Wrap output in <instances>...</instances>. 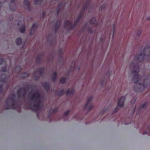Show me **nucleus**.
Here are the masks:
<instances>
[{
  "instance_id": "obj_1",
  "label": "nucleus",
  "mask_w": 150,
  "mask_h": 150,
  "mask_svg": "<svg viewBox=\"0 0 150 150\" xmlns=\"http://www.w3.org/2000/svg\"><path fill=\"white\" fill-rule=\"evenodd\" d=\"M129 66L131 69L133 68L134 69H137L136 71L133 70L132 71V73L134 75L132 81L135 84V90L136 91H142L144 90L145 87V83L147 82V80L142 78L138 75L139 69L138 67L134 64L131 63L129 64Z\"/></svg>"
},
{
  "instance_id": "obj_2",
  "label": "nucleus",
  "mask_w": 150,
  "mask_h": 150,
  "mask_svg": "<svg viewBox=\"0 0 150 150\" xmlns=\"http://www.w3.org/2000/svg\"><path fill=\"white\" fill-rule=\"evenodd\" d=\"M29 96L33 102V105L31 107L32 109L39 110L42 108L43 106V97L38 92L33 90L29 94Z\"/></svg>"
},
{
  "instance_id": "obj_3",
  "label": "nucleus",
  "mask_w": 150,
  "mask_h": 150,
  "mask_svg": "<svg viewBox=\"0 0 150 150\" xmlns=\"http://www.w3.org/2000/svg\"><path fill=\"white\" fill-rule=\"evenodd\" d=\"M150 58V47H146L144 49L143 52L138 54H137L135 57V59L138 62H141L144 59Z\"/></svg>"
},
{
  "instance_id": "obj_4",
  "label": "nucleus",
  "mask_w": 150,
  "mask_h": 150,
  "mask_svg": "<svg viewBox=\"0 0 150 150\" xmlns=\"http://www.w3.org/2000/svg\"><path fill=\"white\" fill-rule=\"evenodd\" d=\"M41 113H36V115L39 119H41V120H48L50 122H51L52 121V119L55 115L54 114L55 113H48L47 115V117L46 118H45L44 116L46 115L45 114V113H42L41 115L43 117L42 118H40L39 117V116L40 115Z\"/></svg>"
},
{
  "instance_id": "obj_5",
  "label": "nucleus",
  "mask_w": 150,
  "mask_h": 150,
  "mask_svg": "<svg viewBox=\"0 0 150 150\" xmlns=\"http://www.w3.org/2000/svg\"><path fill=\"white\" fill-rule=\"evenodd\" d=\"M125 97L124 96H122L120 98L117 103V105L120 108L122 107L124 104L125 101Z\"/></svg>"
},
{
  "instance_id": "obj_6",
  "label": "nucleus",
  "mask_w": 150,
  "mask_h": 150,
  "mask_svg": "<svg viewBox=\"0 0 150 150\" xmlns=\"http://www.w3.org/2000/svg\"><path fill=\"white\" fill-rule=\"evenodd\" d=\"M93 99V97L92 96H90L88 97L86 102V103L85 105L83 107V109H86L89 103L92 101Z\"/></svg>"
},
{
  "instance_id": "obj_7",
  "label": "nucleus",
  "mask_w": 150,
  "mask_h": 150,
  "mask_svg": "<svg viewBox=\"0 0 150 150\" xmlns=\"http://www.w3.org/2000/svg\"><path fill=\"white\" fill-rule=\"evenodd\" d=\"M147 105V103H143L142 105H140L137 108V109L138 110V112L140 110L143 109L146 107Z\"/></svg>"
},
{
  "instance_id": "obj_8",
  "label": "nucleus",
  "mask_w": 150,
  "mask_h": 150,
  "mask_svg": "<svg viewBox=\"0 0 150 150\" xmlns=\"http://www.w3.org/2000/svg\"><path fill=\"white\" fill-rule=\"evenodd\" d=\"M70 113H64L63 116L62 117V119L64 121H69L68 118Z\"/></svg>"
},
{
  "instance_id": "obj_9",
  "label": "nucleus",
  "mask_w": 150,
  "mask_h": 150,
  "mask_svg": "<svg viewBox=\"0 0 150 150\" xmlns=\"http://www.w3.org/2000/svg\"><path fill=\"white\" fill-rule=\"evenodd\" d=\"M75 62L74 61H73L71 63V65L70 71H73L74 69V66Z\"/></svg>"
},
{
  "instance_id": "obj_10",
  "label": "nucleus",
  "mask_w": 150,
  "mask_h": 150,
  "mask_svg": "<svg viewBox=\"0 0 150 150\" xmlns=\"http://www.w3.org/2000/svg\"><path fill=\"white\" fill-rule=\"evenodd\" d=\"M57 74L56 72H54L53 73L52 76V79L53 81H54L57 78Z\"/></svg>"
},
{
  "instance_id": "obj_11",
  "label": "nucleus",
  "mask_w": 150,
  "mask_h": 150,
  "mask_svg": "<svg viewBox=\"0 0 150 150\" xmlns=\"http://www.w3.org/2000/svg\"><path fill=\"white\" fill-rule=\"evenodd\" d=\"M37 25L36 24H34L32 27L31 30L30 32V34H32V32H33V31L35 30V28L37 27Z\"/></svg>"
},
{
  "instance_id": "obj_12",
  "label": "nucleus",
  "mask_w": 150,
  "mask_h": 150,
  "mask_svg": "<svg viewBox=\"0 0 150 150\" xmlns=\"http://www.w3.org/2000/svg\"><path fill=\"white\" fill-rule=\"evenodd\" d=\"M74 92V89H69L67 91V93L68 94H72Z\"/></svg>"
},
{
  "instance_id": "obj_13",
  "label": "nucleus",
  "mask_w": 150,
  "mask_h": 150,
  "mask_svg": "<svg viewBox=\"0 0 150 150\" xmlns=\"http://www.w3.org/2000/svg\"><path fill=\"white\" fill-rule=\"evenodd\" d=\"M21 39L20 38H19L16 40V42L18 45H19L21 42Z\"/></svg>"
},
{
  "instance_id": "obj_14",
  "label": "nucleus",
  "mask_w": 150,
  "mask_h": 150,
  "mask_svg": "<svg viewBox=\"0 0 150 150\" xmlns=\"http://www.w3.org/2000/svg\"><path fill=\"white\" fill-rule=\"evenodd\" d=\"M20 32L22 33H23L25 30V27L24 25H23L20 28Z\"/></svg>"
},
{
  "instance_id": "obj_15",
  "label": "nucleus",
  "mask_w": 150,
  "mask_h": 150,
  "mask_svg": "<svg viewBox=\"0 0 150 150\" xmlns=\"http://www.w3.org/2000/svg\"><path fill=\"white\" fill-rule=\"evenodd\" d=\"M96 18H94L92 19L90 21V23L91 24H94L96 21Z\"/></svg>"
},
{
  "instance_id": "obj_16",
  "label": "nucleus",
  "mask_w": 150,
  "mask_h": 150,
  "mask_svg": "<svg viewBox=\"0 0 150 150\" xmlns=\"http://www.w3.org/2000/svg\"><path fill=\"white\" fill-rule=\"evenodd\" d=\"M94 107V105L93 104H91L89 106H88H88L87 108H86V109L85 110L87 109H88V110H90L92 109H93V108Z\"/></svg>"
},
{
  "instance_id": "obj_17",
  "label": "nucleus",
  "mask_w": 150,
  "mask_h": 150,
  "mask_svg": "<svg viewBox=\"0 0 150 150\" xmlns=\"http://www.w3.org/2000/svg\"><path fill=\"white\" fill-rule=\"evenodd\" d=\"M42 1V0H35V3L36 4H40Z\"/></svg>"
},
{
  "instance_id": "obj_18",
  "label": "nucleus",
  "mask_w": 150,
  "mask_h": 150,
  "mask_svg": "<svg viewBox=\"0 0 150 150\" xmlns=\"http://www.w3.org/2000/svg\"><path fill=\"white\" fill-rule=\"evenodd\" d=\"M66 79L64 78H61L60 80V83H64L65 81H66Z\"/></svg>"
},
{
  "instance_id": "obj_19",
  "label": "nucleus",
  "mask_w": 150,
  "mask_h": 150,
  "mask_svg": "<svg viewBox=\"0 0 150 150\" xmlns=\"http://www.w3.org/2000/svg\"><path fill=\"white\" fill-rule=\"evenodd\" d=\"M43 86H44V87L45 88L47 89V88L49 87V84L47 83H45L43 85Z\"/></svg>"
},
{
  "instance_id": "obj_20",
  "label": "nucleus",
  "mask_w": 150,
  "mask_h": 150,
  "mask_svg": "<svg viewBox=\"0 0 150 150\" xmlns=\"http://www.w3.org/2000/svg\"><path fill=\"white\" fill-rule=\"evenodd\" d=\"M65 24L66 26L71 25V22L69 21H66L65 22Z\"/></svg>"
},
{
  "instance_id": "obj_21",
  "label": "nucleus",
  "mask_w": 150,
  "mask_h": 150,
  "mask_svg": "<svg viewBox=\"0 0 150 150\" xmlns=\"http://www.w3.org/2000/svg\"><path fill=\"white\" fill-rule=\"evenodd\" d=\"M119 107H120L118 106L117 105V106L114 109V111L115 112H117L118 110L119 109Z\"/></svg>"
},
{
  "instance_id": "obj_22",
  "label": "nucleus",
  "mask_w": 150,
  "mask_h": 150,
  "mask_svg": "<svg viewBox=\"0 0 150 150\" xmlns=\"http://www.w3.org/2000/svg\"><path fill=\"white\" fill-rule=\"evenodd\" d=\"M24 4L27 5H29V2H28V0H25V1H24Z\"/></svg>"
},
{
  "instance_id": "obj_23",
  "label": "nucleus",
  "mask_w": 150,
  "mask_h": 150,
  "mask_svg": "<svg viewBox=\"0 0 150 150\" xmlns=\"http://www.w3.org/2000/svg\"><path fill=\"white\" fill-rule=\"evenodd\" d=\"M108 109V107H105V108L103 110V112H106L107 111V110Z\"/></svg>"
},
{
  "instance_id": "obj_24",
  "label": "nucleus",
  "mask_w": 150,
  "mask_h": 150,
  "mask_svg": "<svg viewBox=\"0 0 150 150\" xmlns=\"http://www.w3.org/2000/svg\"><path fill=\"white\" fill-rule=\"evenodd\" d=\"M141 33H142V32L141 31H139L138 32V33H137V35L139 36H140L141 34Z\"/></svg>"
},
{
  "instance_id": "obj_25",
  "label": "nucleus",
  "mask_w": 150,
  "mask_h": 150,
  "mask_svg": "<svg viewBox=\"0 0 150 150\" xmlns=\"http://www.w3.org/2000/svg\"><path fill=\"white\" fill-rule=\"evenodd\" d=\"M3 59L0 58V64H1L3 62Z\"/></svg>"
},
{
  "instance_id": "obj_26",
  "label": "nucleus",
  "mask_w": 150,
  "mask_h": 150,
  "mask_svg": "<svg viewBox=\"0 0 150 150\" xmlns=\"http://www.w3.org/2000/svg\"><path fill=\"white\" fill-rule=\"evenodd\" d=\"M135 99H133L131 101V103H134L135 101Z\"/></svg>"
},
{
  "instance_id": "obj_27",
  "label": "nucleus",
  "mask_w": 150,
  "mask_h": 150,
  "mask_svg": "<svg viewBox=\"0 0 150 150\" xmlns=\"http://www.w3.org/2000/svg\"><path fill=\"white\" fill-rule=\"evenodd\" d=\"M146 129L147 131L150 130V127H149V126H148L146 127Z\"/></svg>"
},
{
  "instance_id": "obj_28",
  "label": "nucleus",
  "mask_w": 150,
  "mask_h": 150,
  "mask_svg": "<svg viewBox=\"0 0 150 150\" xmlns=\"http://www.w3.org/2000/svg\"><path fill=\"white\" fill-rule=\"evenodd\" d=\"M146 19L147 21H150V17H147L146 18Z\"/></svg>"
},
{
  "instance_id": "obj_29",
  "label": "nucleus",
  "mask_w": 150,
  "mask_h": 150,
  "mask_svg": "<svg viewBox=\"0 0 150 150\" xmlns=\"http://www.w3.org/2000/svg\"><path fill=\"white\" fill-rule=\"evenodd\" d=\"M80 16H79V17L78 18V19H77L76 20V23H77V22H78V21H79V19H80Z\"/></svg>"
},
{
  "instance_id": "obj_30",
  "label": "nucleus",
  "mask_w": 150,
  "mask_h": 150,
  "mask_svg": "<svg viewBox=\"0 0 150 150\" xmlns=\"http://www.w3.org/2000/svg\"><path fill=\"white\" fill-rule=\"evenodd\" d=\"M2 71H6V69H2Z\"/></svg>"
},
{
  "instance_id": "obj_31",
  "label": "nucleus",
  "mask_w": 150,
  "mask_h": 150,
  "mask_svg": "<svg viewBox=\"0 0 150 150\" xmlns=\"http://www.w3.org/2000/svg\"><path fill=\"white\" fill-rule=\"evenodd\" d=\"M115 113H111V115L112 116H114V115H115Z\"/></svg>"
},
{
  "instance_id": "obj_32",
  "label": "nucleus",
  "mask_w": 150,
  "mask_h": 150,
  "mask_svg": "<svg viewBox=\"0 0 150 150\" xmlns=\"http://www.w3.org/2000/svg\"><path fill=\"white\" fill-rule=\"evenodd\" d=\"M2 88V85H0V91L1 90Z\"/></svg>"
},
{
  "instance_id": "obj_33",
  "label": "nucleus",
  "mask_w": 150,
  "mask_h": 150,
  "mask_svg": "<svg viewBox=\"0 0 150 150\" xmlns=\"http://www.w3.org/2000/svg\"><path fill=\"white\" fill-rule=\"evenodd\" d=\"M147 134V132H144L143 133V134Z\"/></svg>"
},
{
  "instance_id": "obj_34",
  "label": "nucleus",
  "mask_w": 150,
  "mask_h": 150,
  "mask_svg": "<svg viewBox=\"0 0 150 150\" xmlns=\"http://www.w3.org/2000/svg\"><path fill=\"white\" fill-rule=\"evenodd\" d=\"M26 74V75L25 76H23V77H27V76H28V75L27 74Z\"/></svg>"
},
{
  "instance_id": "obj_35",
  "label": "nucleus",
  "mask_w": 150,
  "mask_h": 150,
  "mask_svg": "<svg viewBox=\"0 0 150 150\" xmlns=\"http://www.w3.org/2000/svg\"><path fill=\"white\" fill-rule=\"evenodd\" d=\"M53 119H54V120H57L55 118H54Z\"/></svg>"
},
{
  "instance_id": "obj_36",
  "label": "nucleus",
  "mask_w": 150,
  "mask_h": 150,
  "mask_svg": "<svg viewBox=\"0 0 150 150\" xmlns=\"http://www.w3.org/2000/svg\"><path fill=\"white\" fill-rule=\"evenodd\" d=\"M70 112V111H68V112H66L68 113V112Z\"/></svg>"
},
{
  "instance_id": "obj_37",
  "label": "nucleus",
  "mask_w": 150,
  "mask_h": 150,
  "mask_svg": "<svg viewBox=\"0 0 150 150\" xmlns=\"http://www.w3.org/2000/svg\"><path fill=\"white\" fill-rule=\"evenodd\" d=\"M129 123H125V125H127Z\"/></svg>"
},
{
  "instance_id": "obj_38",
  "label": "nucleus",
  "mask_w": 150,
  "mask_h": 150,
  "mask_svg": "<svg viewBox=\"0 0 150 150\" xmlns=\"http://www.w3.org/2000/svg\"><path fill=\"white\" fill-rule=\"evenodd\" d=\"M133 112H135V111H134Z\"/></svg>"
},
{
  "instance_id": "obj_39",
  "label": "nucleus",
  "mask_w": 150,
  "mask_h": 150,
  "mask_svg": "<svg viewBox=\"0 0 150 150\" xmlns=\"http://www.w3.org/2000/svg\"><path fill=\"white\" fill-rule=\"evenodd\" d=\"M18 25H19V23H18Z\"/></svg>"
},
{
  "instance_id": "obj_40",
  "label": "nucleus",
  "mask_w": 150,
  "mask_h": 150,
  "mask_svg": "<svg viewBox=\"0 0 150 150\" xmlns=\"http://www.w3.org/2000/svg\"><path fill=\"white\" fill-rule=\"evenodd\" d=\"M113 35H114V34L113 33Z\"/></svg>"
},
{
  "instance_id": "obj_41",
  "label": "nucleus",
  "mask_w": 150,
  "mask_h": 150,
  "mask_svg": "<svg viewBox=\"0 0 150 150\" xmlns=\"http://www.w3.org/2000/svg\"><path fill=\"white\" fill-rule=\"evenodd\" d=\"M101 113H100V114H101ZM102 113V114H103V113Z\"/></svg>"
}]
</instances>
